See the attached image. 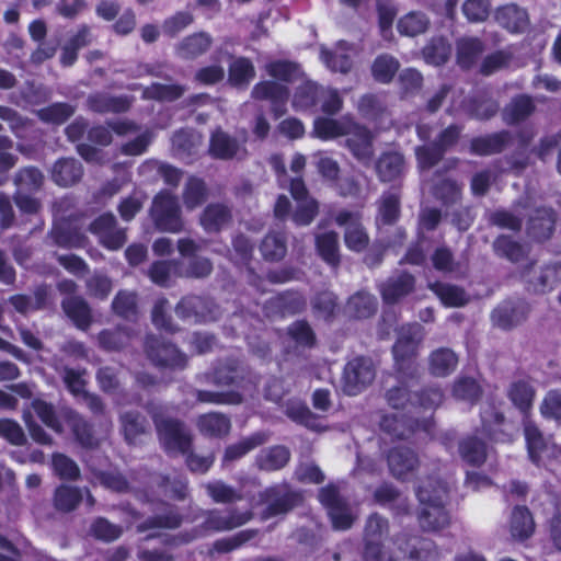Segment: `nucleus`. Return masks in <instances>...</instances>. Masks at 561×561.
Here are the masks:
<instances>
[{
	"mask_svg": "<svg viewBox=\"0 0 561 561\" xmlns=\"http://www.w3.org/2000/svg\"><path fill=\"white\" fill-rule=\"evenodd\" d=\"M201 247L193 239L182 238L178 240V251L181 255V267L178 270V278L201 279L213 273V263L209 259L198 255Z\"/></svg>",
	"mask_w": 561,
	"mask_h": 561,
	"instance_id": "nucleus-7",
	"label": "nucleus"
},
{
	"mask_svg": "<svg viewBox=\"0 0 561 561\" xmlns=\"http://www.w3.org/2000/svg\"><path fill=\"white\" fill-rule=\"evenodd\" d=\"M232 219L231 209L221 203L208 204L202 215L201 225L206 232H219Z\"/></svg>",
	"mask_w": 561,
	"mask_h": 561,
	"instance_id": "nucleus-24",
	"label": "nucleus"
},
{
	"mask_svg": "<svg viewBox=\"0 0 561 561\" xmlns=\"http://www.w3.org/2000/svg\"><path fill=\"white\" fill-rule=\"evenodd\" d=\"M50 237L55 245L68 250L83 249L88 243V238L83 232L65 225L54 226Z\"/></svg>",
	"mask_w": 561,
	"mask_h": 561,
	"instance_id": "nucleus-29",
	"label": "nucleus"
},
{
	"mask_svg": "<svg viewBox=\"0 0 561 561\" xmlns=\"http://www.w3.org/2000/svg\"><path fill=\"white\" fill-rule=\"evenodd\" d=\"M208 496L215 503L231 504L242 500V495L232 486L222 481H213L205 484Z\"/></svg>",
	"mask_w": 561,
	"mask_h": 561,
	"instance_id": "nucleus-51",
	"label": "nucleus"
},
{
	"mask_svg": "<svg viewBox=\"0 0 561 561\" xmlns=\"http://www.w3.org/2000/svg\"><path fill=\"white\" fill-rule=\"evenodd\" d=\"M354 49L346 45L344 42H340L333 50L321 49V60L332 71H340L345 73L348 71L352 65V56Z\"/></svg>",
	"mask_w": 561,
	"mask_h": 561,
	"instance_id": "nucleus-27",
	"label": "nucleus"
},
{
	"mask_svg": "<svg viewBox=\"0 0 561 561\" xmlns=\"http://www.w3.org/2000/svg\"><path fill=\"white\" fill-rule=\"evenodd\" d=\"M157 486L165 496L175 501H184L188 495L187 480L182 477L171 478L169 474H159Z\"/></svg>",
	"mask_w": 561,
	"mask_h": 561,
	"instance_id": "nucleus-45",
	"label": "nucleus"
},
{
	"mask_svg": "<svg viewBox=\"0 0 561 561\" xmlns=\"http://www.w3.org/2000/svg\"><path fill=\"white\" fill-rule=\"evenodd\" d=\"M61 308L65 314L80 330L85 331L92 324V311L81 296H68L62 299Z\"/></svg>",
	"mask_w": 561,
	"mask_h": 561,
	"instance_id": "nucleus-22",
	"label": "nucleus"
},
{
	"mask_svg": "<svg viewBox=\"0 0 561 561\" xmlns=\"http://www.w3.org/2000/svg\"><path fill=\"white\" fill-rule=\"evenodd\" d=\"M211 45V38L199 32L184 37L176 46V54L184 59H194L205 54Z\"/></svg>",
	"mask_w": 561,
	"mask_h": 561,
	"instance_id": "nucleus-34",
	"label": "nucleus"
},
{
	"mask_svg": "<svg viewBox=\"0 0 561 561\" xmlns=\"http://www.w3.org/2000/svg\"><path fill=\"white\" fill-rule=\"evenodd\" d=\"M535 530L533 516L527 507L516 506L510 518V533L514 540L523 541L529 538Z\"/></svg>",
	"mask_w": 561,
	"mask_h": 561,
	"instance_id": "nucleus-30",
	"label": "nucleus"
},
{
	"mask_svg": "<svg viewBox=\"0 0 561 561\" xmlns=\"http://www.w3.org/2000/svg\"><path fill=\"white\" fill-rule=\"evenodd\" d=\"M554 225V215L551 209H539L536 213L535 217H531L529 220V233L538 239L548 238L553 229Z\"/></svg>",
	"mask_w": 561,
	"mask_h": 561,
	"instance_id": "nucleus-46",
	"label": "nucleus"
},
{
	"mask_svg": "<svg viewBox=\"0 0 561 561\" xmlns=\"http://www.w3.org/2000/svg\"><path fill=\"white\" fill-rule=\"evenodd\" d=\"M83 176V167L80 161L75 158H60L51 168V180L60 187H69Z\"/></svg>",
	"mask_w": 561,
	"mask_h": 561,
	"instance_id": "nucleus-21",
	"label": "nucleus"
},
{
	"mask_svg": "<svg viewBox=\"0 0 561 561\" xmlns=\"http://www.w3.org/2000/svg\"><path fill=\"white\" fill-rule=\"evenodd\" d=\"M88 230L98 238L103 248L110 251L122 249L127 241L126 229L117 226L116 217L110 211L94 218Z\"/></svg>",
	"mask_w": 561,
	"mask_h": 561,
	"instance_id": "nucleus-9",
	"label": "nucleus"
},
{
	"mask_svg": "<svg viewBox=\"0 0 561 561\" xmlns=\"http://www.w3.org/2000/svg\"><path fill=\"white\" fill-rule=\"evenodd\" d=\"M316 244L321 257L331 265H335L339 261V243L335 232H325L318 234Z\"/></svg>",
	"mask_w": 561,
	"mask_h": 561,
	"instance_id": "nucleus-53",
	"label": "nucleus"
},
{
	"mask_svg": "<svg viewBox=\"0 0 561 561\" xmlns=\"http://www.w3.org/2000/svg\"><path fill=\"white\" fill-rule=\"evenodd\" d=\"M313 135L322 140L346 136L347 146L354 157L363 163L370 161L371 137L364 128L352 124L348 117L341 119L318 117L313 123Z\"/></svg>",
	"mask_w": 561,
	"mask_h": 561,
	"instance_id": "nucleus-1",
	"label": "nucleus"
},
{
	"mask_svg": "<svg viewBox=\"0 0 561 561\" xmlns=\"http://www.w3.org/2000/svg\"><path fill=\"white\" fill-rule=\"evenodd\" d=\"M182 197L187 209H195L202 206L208 197V187L205 181L195 175L188 176Z\"/></svg>",
	"mask_w": 561,
	"mask_h": 561,
	"instance_id": "nucleus-38",
	"label": "nucleus"
},
{
	"mask_svg": "<svg viewBox=\"0 0 561 561\" xmlns=\"http://www.w3.org/2000/svg\"><path fill=\"white\" fill-rule=\"evenodd\" d=\"M131 335L130 329L121 325L104 329L98 334L99 346L107 352L122 351L130 344Z\"/></svg>",
	"mask_w": 561,
	"mask_h": 561,
	"instance_id": "nucleus-28",
	"label": "nucleus"
},
{
	"mask_svg": "<svg viewBox=\"0 0 561 561\" xmlns=\"http://www.w3.org/2000/svg\"><path fill=\"white\" fill-rule=\"evenodd\" d=\"M428 26V20L424 14L411 12L400 19L398 28L401 34L415 36L423 33Z\"/></svg>",
	"mask_w": 561,
	"mask_h": 561,
	"instance_id": "nucleus-64",
	"label": "nucleus"
},
{
	"mask_svg": "<svg viewBox=\"0 0 561 561\" xmlns=\"http://www.w3.org/2000/svg\"><path fill=\"white\" fill-rule=\"evenodd\" d=\"M164 451L169 455H185L193 448V436L184 422L173 417H152Z\"/></svg>",
	"mask_w": 561,
	"mask_h": 561,
	"instance_id": "nucleus-3",
	"label": "nucleus"
},
{
	"mask_svg": "<svg viewBox=\"0 0 561 561\" xmlns=\"http://www.w3.org/2000/svg\"><path fill=\"white\" fill-rule=\"evenodd\" d=\"M51 465L54 472L61 480L76 481L80 478L78 465L65 454H54Z\"/></svg>",
	"mask_w": 561,
	"mask_h": 561,
	"instance_id": "nucleus-55",
	"label": "nucleus"
},
{
	"mask_svg": "<svg viewBox=\"0 0 561 561\" xmlns=\"http://www.w3.org/2000/svg\"><path fill=\"white\" fill-rule=\"evenodd\" d=\"M457 357L450 350H439L431 356V370L434 375L445 376L457 365Z\"/></svg>",
	"mask_w": 561,
	"mask_h": 561,
	"instance_id": "nucleus-58",
	"label": "nucleus"
},
{
	"mask_svg": "<svg viewBox=\"0 0 561 561\" xmlns=\"http://www.w3.org/2000/svg\"><path fill=\"white\" fill-rule=\"evenodd\" d=\"M421 511L419 520L426 530H438L449 524V514L445 508L447 488L437 480L428 479L417 490Z\"/></svg>",
	"mask_w": 561,
	"mask_h": 561,
	"instance_id": "nucleus-2",
	"label": "nucleus"
},
{
	"mask_svg": "<svg viewBox=\"0 0 561 561\" xmlns=\"http://www.w3.org/2000/svg\"><path fill=\"white\" fill-rule=\"evenodd\" d=\"M320 502L328 508L333 527L347 529L351 527L354 516L351 510L342 502L334 486H327L320 491Z\"/></svg>",
	"mask_w": 561,
	"mask_h": 561,
	"instance_id": "nucleus-14",
	"label": "nucleus"
},
{
	"mask_svg": "<svg viewBox=\"0 0 561 561\" xmlns=\"http://www.w3.org/2000/svg\"><path fill=\"white\" fill-rule=\"evenodd\" d=\"M245 524V513L236 510H209L205 513L202 528L207 531L220 533L232 530Z\"/></svg>",
	"mask_w": 561,
	"mask_h": 561,
	"instance_id": "nucleus-17",
	"label": "nucleus"
},
{
	"mask_svg": "<svg viewBox=\"0 0 561 561\" xmlns=\"http://www.w3.org/2000/svg\"><path fill=\"white\" fill-rule=\"evenodd\" d=\"M265 496V517H271L287 512L299 500V496L297 494L288 492L285 486L270 490L266 492Z\"/></svg>",
	"mask_w": 561,
	"mask_h": 561,
	"instance_id": "nucleus-31",
	"label": "nucleus"
},
{
	"mask_svg": "<svg viewBox=\"0 0 561 561\" xmlns=\"http://www.w3.org/2000/svg\"><path fill=\"white\" fill-rule=\"evenodd\" d=\"M335 222L345 228L344 241L350 250L359 252L367 247L369 239L360 224L358 211L341 210L335 217Z\"/></svg>",
	"mask_w": 561,
	"mask_h": 561,
	"instance_id": "nucleus-12",
	"label": "nucleus"
},
{
	"mask_svg": "<svg viewBox=\"0 0 561 561\" xmlns=\"http://www.w3.org/2000/svg\"><path fill=\"white\" fill-rule=\"evenodd\" d=\"M88 108L98 114H124L131 107V99L127 95H111L106 92L91 93L87 99Z\"/></svg>",
	"mask_w": 561,
	"mask_h": 561,
	"instance_id": "nucleus-16",
	"label": "nucleus"
},
{
	"mask_svg": "<svg viewBox=\"0 0 561 561\" xmlns=\"http://www.w3.org/2000/svg\"><path fill=\"white\" fill-rule=\"evenodd\" d=\"M150 217L160 232L179 233L184 228L182 210L176 196L161 191L152 199Z\"/></svg>",
	"mask_w": 561,
	"mask_h": 561,
	"instance_id": "nucleus-4",
	"label": "nucleus"
},
{
	"mask_svg": "<svg viewBox=\"0 0 561 561\" xmlns=\"http://www.w3.org/2000/svg\"><path fill=\"white\" fill-rule=\"evenodd\" d=\"M409 554L407 561H436L438 551L428 539L413 538L408 542Z\"/></svg>",
	"mask_w": 561,
	"mask_h": 561,
	"instance_id": "nucleus-47",
	"label": "nucleus"
},
{
	"mask_svg": "<svg viewBox=\"0 0 561 561\" xmlns=\"http://www.w3.org/2000/svg\"><path fill=\"white\" fill-rule=\"evenodd\" d=\"M218 306L209 296L188 294L174 307V312L183 321L207 323L217 319Z\"/></svg>",
	"mask_w": 561,
	"mask_h": 561,
	"instance_id": "nucleus-8",
	"label": "nucleus"
},
{
	"mask_svg": "<svg viewBox=\"0 0 561 561\" xmlns=\"http://www.w3.org/2000/svg\"><path fill=\"white\" fill-rule=\"evenodd\" d=\"M422 339L421 327L419 324L409 325L400 333L398 341L393 346V355L397 364L401 367L407 358L415 354L416 346Z\"/></svg>",
	"mask_w": 561,
	"mask_h": 561,
	"instance_id": "nucleus-23",
	"label": "nucleus"
},
{
	"mask_svg": "<svg viewBox=\"0 0 561 561\" xmlns=\"http://www.w3.org/2000/svg\"><path fill=\"white\" fill-rule=\"evenodd\" d=\"M144 347L148 359L160 369L183 370L187 366L186 354L159 336L147 335Z\"/></svg>",
	"mask_w": 561,
	"mask_h": 561,
	"instance_id": "nucleus-6",
	"label": "nucleus"
},
{
	"mask_svg": "<svg viewBox=\"0 0 561 561\" xmlns=\"http://www.w3.org/2000/svg\"><path fill=\"white\" fill-rule=\"evenodd\" d=\"M482 51V44L477 38H463L458 43L457 61L462 68L470 67Z\"/></svg>",
	"mask_w": 561,
	"mask_h": 561,
	"instance_id": "nucleus-60",
	"label": "nucleus"
},
{
	"mask_svg": "<svg viewBox=\"0 0 561 561\" xmlns=\"http://www.w3.org/2000/svg\"><path fill=\"white\" fill-rule=\"evenodd\" d=\"M375 378L373 362L368 358H354L348 362L344 370V390L351 394H357L366 388Z\"/></svg>",
	"mask_w": 561,
	"mask_h": 561,
	"instance_id": "nucleus-10",
	"label": "nucleus"
},
{
	"mask_svg": "<svg viewBox=\"0 0 561 561\" xmlns=\"http://www.w3.org/2000/svg\"><path fill=\"white\" fill-rule=\"evenodd\" d=\"M268 75L274 79L257 84L253 95L259 99H268L274 103L283 102L287 98V90L282 82L295 80L299 75V68L287 61L272 62L267 66Z\"/></svg>",
	"mask_w": 561,
	"mask_h": 561,
	"instance_id": "nucleus-5",
	"label": "nucleus"
},
{
	"mask_svg": "<svg viewBox=\"0 0 561 561\" xmlns=\"http://www.w3.org/2000/svg\"><path fill=\"white\" fill-rule=\"evenodd\" d=\"M403 158L398 152L385 153L377 162V172L382 181L396 179L402 171Z\"/></svg>",
	"mask_w": 561,
	"mask_h": 561,
	"instance_id": "nucleus-50",
	"label": "nucleus"
},
{
	"mask_svg": "<svg viewBox=\"0 0 561 561\" xmlns=\"http://www.w3.org/2000/svg\"><path fill=\"white\" fill-rule=\"evenodd\" d=\"M119 421L125 440L130 445L147 432V417L139 411H126L119 416Z\"/></svg>",
	"mask_w": 561,
	"mask_h": 561,
	"instance_id": "nucleus-36",
	"label": "nucleus"
},
{
	"mask_svg": "<svg viewBox=\"0 0 561 561\" xmlns=\"http://www.w3.org/2000/svg\"><path fill=\"white\" fill-rule=\"evenodd\" d=\"M164 513L149 516L144 522L136 526V531L139 534L146 533L151 529H176L183 523V515L175 505L168 502H162Z\"/></svg>",
	"mask_w": 561,
	"mask_h": 561,
	"instance_id": "nucleus-20",
	"label": "nucleus"
},
{
	"mask_svg": "<svg viewBox=\"0 0 561 561\" xmlns=\"http://www.w3.org/2000/svg\"><path fill=\"white\" fill-rule=\"evenodd\" d=\"M13 183L16 188L15 192L35 194L44 185V174L37 167H23L15 172Z\"/></svg>",
	"mask_w": 561,
	"mask_h": 561,
	"instance_id": "nucleus-33",
	"label": "nucleus"
},
{
	"mask_svg": "<svg viewBox=\"0 0 561 561\" xmlns=\"http://www.w3.org/2000/svg\"><path fill=\"white\" fill-rule=\"evenodd\" d=\"M458 129L449 127L444 130L434 148L422 147L416 150V157L421 169L432 167L440 157L443 149L454 144L458 137Z\"/></svg>",
	"mask_w": 561,
	"mask_h": 561,
	"instance_id": "nucleus-25",
	"label": "nucleus"
},
{
	"mask_svg": "<svg viewBox=\"0 0 561 561\" xmlns=\"http://www.w3.org/2000/svg\"><path fill=\"white\" fill-rule=\"evenodd\" d=\"M496 20L511 32H522L528 25V15L525 10L514 5H505L497 10Z\"/></svg>",
	"mask_w": 561,
	"mask_h": 561,
	"instance_id": "nucleus-41",
	"label": "nucleus"
},
{
	"mask_svg": "<svg viewBox=\"0 0 561 561\" xmlns=\"http://www.w3.org/2000/svg\"><path fill=\"white\" fill-rule=\"evenodd\" d=\"M208 383L217 387H239L243 371L234 362H218L205 374Z\"/></svg>",
	"mask_w": 561,
	"mask_h": 561,
	"instance_id": "nucleus-19",
	"label": "nucleus"
},
{
	"mask_svg": "<svg viewBox=\"0 0 561 561\" xmlns=\"http://www.w3.org/2000/svg\"><path fill=\"white\" fill-rule=\"evenodd\" d=\"M290 192L297 203V209L293 215L294 221L300 226L309 225L317 214V202L306 195V188L300 179L291 181Z\"/></svg>",
	"mask_w": 561,
	"mask_h": 561,
	"instance_id": "nucleus-18",
	"label": "nucleus"
},
{
	"mask_svg": "<svg viewBox=\"0 0 561 561\" xmlns=\"http://www.w3.org/2000/svg\"><path fill=\"white\" fill-rule=\"evenodd\" d=\"M286 414L294 422L305 425L314 431L322 428L320 420L317 419L308 408L300 401H290L286 405Z\"/></svg>",
	"mask_w": 561,
	"mask_h": 561,
	"instance_id": "nucleus-49",
	"label": "nucleus"
},
{
	"mask_svg": "<svg viewBox=\"0 0 561 561\" xmlns=\"http://www.w3.org/2000/svg\"><path fill=\"white\" fill-rule=\"evenodd\" d=\"M64 420L81 447L93 449L99 446V439L94 433V425L82 414L73 409H68L64 413Z\"/></svg>",
	"mask_w": 561,
	"mask_h": 561,
	"instance_id": "nucleus-15",
	"label": "nucleus"
},
{
	"mask_svg": "<svg viewBox=\"0 0 561 561\" xmlns=\"http://www.w3.org/2000/svg\"><path fill=\"white\" fill-rule=\"evenodd\" d=\"M238 149V141L220 128L211 134L209 140V153L211 157L221 160H230L237 154Z\"/></svg>",
	"mask_w": 561,
	"mask_h": 561,
	"instance_id": "nucleus-35",
	"label": "nucleus"
},
{
	"mask_svg": "<svg viewBox=\"0 0 561 561\" xmlns=\"http://www.w3.org/2000/svg\"><path fill=\"white\" fill-rule=\"evenodd\" d=\"M167 298L158 299L151 311V321L157 329L174 333L179 330V327L173 323L171 316L167 311Z\"/></svg>",
	"mask_w": 561,
	"mask_h": 561,
	"instance_id": "nucleus-61",
	"label": "nucleus"
},
{
	"mask_svg": "<svg viewBox=\"0 0 561 561\" xmlns=\"http://www.w3.org/2000/svg\"><path fill=\"white\" fill-rule=\"evenodd\" d=\"M186 88L180 83L163 84L153 82L142 91V98L158 102H174L184 95Z\"/></svg>",
	"mask_w": 561,
	"mask_h": 561,
	"instance_id": "nucleus-37",
	"label": "nucleus"
},
{
	"mask_svg": "<svg viewBox=\"0 0 561 561\" xmlns=\"http://www.w3.org/2000/svg\"><path fill=\"white\" fill-rule=\"evenodd\" d=\"M508 396L513 404L525 412L531 407L535 391L528 381L518 380L512 383Z\"/></svg>",
	"mask_w": 561,
	"mask_h": 561,
	"instance_id": "nucleus-52",
	"label": "nucleus"
},
{
	"mask_svg": "<svg viewBox=\"0 0 561 561\" xmlns=\"http://www.w3.org/2000/svg\"><path fill=\"white\" fill-rule=\"evenodd\" d=\"M459 449L462 458L471 465L482 463L486 456L485 445L476 437L465 439Z\"/></svg>",
	"mask_w": 561,
	"mask_h": 561,
	"instance_id": "nucleus-62",
	"label": "nucleus"
},
{
	"mask_svg": "<svg viewBox=\"0 0 561 561\" xmlns=\"http://www.w3.org/2000/svg\"><path fill=\"white\" fill-rule=\"evenodd\" d=\"M196 426L206 437L221 438L230 431V420L222 413L209 412L198 416Z\"/></svg>",
	"mask_w": 561,
	"mask_h": 561,
	"instance_id": "nucleus-26",
	"label": "nucleus"
},
{
	"mask_svg": "<svg viewBox=\"0 0 561 561\" xmlns=\"http://www.w3.org/2000/svg\"><path fill=\"white\" fill-rule=\"evenodd\" d=\"M75 106L67 102H56L38 110L37 117L47 124L61 125L75 114Z\"/></svg>",
	"mask_w": 561,
	"mask_h": 561,
	"instance_id": "nucleus-43",
	"label": "nucleus"
},
{
	"mask_svg": "<svg viewBox=\"0 0 561 561\" xmlns=\"http://www.w3.org/2000/svg\"><path fill=\"white\" fill-rule=\"evenodd\" d=\"M83 494L80 488L60 484L55 489L53 495V505L57 512H73L82 502Z\"/></svg>",
	"mask_w": 561,
	"mask_h": 561,
	"instance_id": "nucleus-32",
	"label": "nucleus"
},
{
	"mask_svg": "<svg viewBox=\"0 0 561 561\" xmlns=\"http://www.w3.org/2000/svg\"><path fill=\"white\" fill-rule=\"evenodd\" d=\"M91 533L99 540L112 542L122 536L123 529L105 517H98L91 525Z\"/></svg>",
	"mask_w": 561,
	"mask_h": 561,
	"instance_id": "nucleus-59",
	"label": "nucleus"
},
{
	"mask_svg": "<svg viewBox=\"0 0 561 561\" xmlns=\"http://www.w3.org/2000/svg\"><path fill=\"white\" fill-rule=\"evenodd\" d=\"M442 398L443 396L438 390H430L427 393L419 398L420 404L416 405L415 402L410 401L408 392L403 388L392 389L387 394L388 403L394 410L408 408V414L410 415V417H412L415 414H419V410L421 408H423L424 411L426 412L432 410L434 407H437L438 404H440Z\"/></svg>",
	"mask_w": 561,
	"mask_h": 561,
	"instance_id": "nucleus-11",
	"label": "nucleus"
},
{
	"mask_svg": "<svg viewBox=\"0 0 561 561\" xmlns=\"http://www.w3.org/2000/svg\"><path fill=\"white\" fill-rule=\"evenodd\" d=\"M525 438L531 460L536 463L546 459L556 458L560 448L550 439L542 437L539 430L529 421L525 422Z\"/></svg>",
	"mask_w": 561,
	"mask_h": 561,
	"instance_id": "nucleus-13",
	"label": "nucleus"
},
{
	"mask_svg": "<svg viewBox=\"0 0 561 561\" xmlns=\"http://www.w3.org/2000/svg\"><path fill=\"white\" fill-rule=\"evenodd\" d=\"M413 286V278L409 274L400 275L397 279L389 280L382 287V296L386 301H394L408 294Z\"/></svg>",
	"mask_w": 561,
	"mask_h": 561,
	"instance_id": "nucleus-63",
	"label": "nucleus"
},
{
	"mask_svg": "<svg viewBox=\"0 0 561 561\" xmlns=\"http://www.w3.org/2000/svg\"><path fill=\"white\" fill-rule=\"evenodd\" d=\"M112 310L125 320H135L138 316L137 295L131 291L119 290L112 301Z\"/></svg>",
	"mask_w": 561,
	"mask_h": 561,
	"instance_id": "nucleus-44",
	"label": "nucleus"
},
{
	"mask_svg": "<svg viewBox=\"0 0 561 561\" xmlns=\"http://www.w3.org/2000/svg\"><path fill=\"white\" fill-rule=\"evenodd\" d=\"M289 459V451L282 446L264 449L257 457V465L264 470H277L284 467Z\"/></svg>",
	"mask_w": 561,
	"mask_h": 561,
	"instance_id": "nucleus-48",
	"label": "nucleus"
},
{
	"mask_svg": "<svg viewBox=\"0 0 561 561\" xmlns=\"http://www.w3.org/2000/svg\"><path fill=\"white\" fill-rule=\"evenodd\" d=\"M387 528V523L378 515H373L366 525V535L369 538V543L366 548V561H392L383 552H380L377 546L373 545V539L377 534H381Z\"/></svg>",
	"mask_w": 561,
	"mask_h": 561,
	"instance_id": "nucleus-42",
	"label": "nucleus"
},
{
	"mask_svg": "<svg viewBox=\"0 0 561 561\" xmlns=\"http://www.w3.org/2000/svg\"><path fill=\"white\" fill-rule=\"evenodd\" d=\"M179 267H181L179 259L154 261L148 270V276L156 285L168 287L172 276L178 278Z\"/></svg>",
	"mask_w": 561,
	"mask_h": 561,
	"instance_id": "nucleus-39",
	"label": "nucleus"
},
{
	"mask_svg": "<svg viewBox=\"0 0 561 561\" xmlns=\"http://www.w3.org/2000/svg\"><path fill=\"white\" fill-rule=\"evenodd\" d=\"M32 408L38 419L50 430L56 433L62 432V424L58 419L54 405L45 400L35 399L32 402Z\"/></svg>",
	"mask_w": 561,
	"mask_h": 561,
	"instance_id": "nucleus-54",
	"label": "nucleus"
},
{
	"mask_svg": "<svg viewBox=\"0 0 561 561\" xmlns=\"http://www.w3.org/2000/svg\"><path fill=\"white\" fill-rule=\"evenodd\" d=\"M376 310L375 298L366 293L354 295L347 302V311L357 318H366Z\"/></svg>",
	"mask_w": 561,
	"mask_h": 561,
	"instance_id": "nucleus-57",
	"label": "nucleus"
},
{
	"mask_svg": "<svg viewBox=\"0 0 561 561\" xmlns=\"http://www.w3.org/2000/svg\"><path fill=\"white\" fill-rule=\"evenodd\" d=\"M431 288L445 306L460 307L468 301L466 293L456 286L434 284Z\"/></svg>",
	"mask_w": 561,
	"mask_h": 561,
	"instance_id": "nucleus-56",
	"label": "nucleus"
},
{
	"mask_svg": "<svg viewBox=\"0 0 561 561\" xmlns=\"http://www.w3.org/2000/svg\"><path fill=\"white\" fill-rule=\"evenodd\" d=\"M388 462L393 476L403 478L415 468L417 458L409 448L399 447L389 454Z\"/></svg>",
	"mask_w": 561,
	"mask_h": 561,
	"instance_id": "nucleus-40",
	"label": "nucleus"
}]
</instances>
